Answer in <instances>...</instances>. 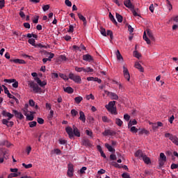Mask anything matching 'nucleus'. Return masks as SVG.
I'll return each mask as SVG.
<instances>
[{
	"label": "nucleus",
	"instance_id": "51",
	"mask_svg": "<svg viewBox=\"0 0 178 178\" xmlns=\"http://www.w3.org/2000/svg\"><path fill=\"white\" fill-rule=\"evenodd\" d=\"M37 122L39 124H44V119L41 118H38Z\"/></svg>",
	"mask_w": 178,
	"mask_h": 178
},
{
	"label": "nucleus",
	"instance_id": "38",
	"mask_svg": "<svg viewBox=\"0 0 178 178\" xmlns=\"http://www.w3.org/2000/svg\"><path fill=\"white\" fill-rule=\"evenodd\" d=\"M74 27H76V24L70 25L69 29L67 30L68 33H73L74 31Z\"/></svg>",
	"mask_w": 178,
	"mask_h": 178
},
{
	"label": "nucleus",
	"instance_id": "35",
	"mask_svg": "<svg viewBox=\"0 0 178 178\" xmlns=\"http://www.w3.org/2000/svg\"><path fill=\"white\" fill-rule=\"evenodd\" d=\"M51 154H56V155H60L62 154V151L59 149H54L52 152Z\"/></svg>",
	"mask_w": 178,
	"mask_h": 178
},
{
	"label": "nucleus",
	"instance_id": "36",
	"mask_svg": "<svg viewBox=\"0 0 178 178\" xmlns=\"http://www.w3.org/2000/svg\"><path fill=\"white\" fill-rule=\"evenodd\" d=\"M28 42L31 44V45H33V47H35V40L33 38L29 39Z\"/></svg>",
	"mask_w": 178,
	"mask_h": 178
},
{
	"label": "nucleus",
	"instance_id": "21",
	"mask_svg": "<svg viewBox=\"0 0 178 178\" xmlns=\"http://www.w3.org/2000/svg\"><path fill=\"white\" fill-rule=\"evenodd\" d=\"M147 37L152 40V41H155V37H154V35L152 34V32L149 31V29L146 30Z\"/></svg>",
	"mask_w": 178,
	"mask_h": 178
},
{
	"label": "nucleus",
	"instance_id": "25",
	"mask_svg": "<svg viewBox=\"0 0 178 178\" xmlns=\"http://www.w3.org/2000/svg\"><path fill=\"white\" fill-rule=\"evenodd\" d=\"M103 136H113V131H111L110 129H106L103 133Z\"/></svg>",
	"mask_w": 178,
	"mask_h": 178
},
{
	"label": "nucleus",
	"instance_id": "59",
	"mask_svg": "<svg viewBox=\"0 0 178 178\" xmlns=\"http://www.w3.org/2000/svg\"><path fill=\"white\" fill-rule=\"evenodd\" d=\"M94 72V70L90 67H86V73H92Z\"/></svg>",
	"mask_w": 178,
	"mask_h": 178
},
{
	"label": "nucleus",
	"instance_id": "42",
	"mask_svg": "<svg viewBox=\"0 0 178 178\" xmlns=\"http://www.w3.org/2000/svg\"><path fill=\"white\" fill-rule=\"evenodd\" d=\"M86 99H87L88 101H90V99H92V100L95 99V97H94V96H93L92 94L87 95L86 96Z\"/></svg>",
	"mask_w": 178,
	"mask_h": 178
},
{
	"label": "nucleus",
	"instance_id": "28",
	"mask_svg": "<svg viewBox=\"0 0 178 178\" xmlns=\"http://www.w3.org/2000/svg\"><path fill=\"white\" fill-rule=\"evenodd\" d=\"M143 40H145V41H146L147 44H151V40H149V38H148V37H147L146 31H145L143 33Z\"/></svg>",
	"mask_w": 178,
	"mask_h": 178
},
{
	"label": "nucleus",
	"instance_id": "13",
	"mask_svg": "<svg viewBox=\"0 0 178 178\" xmlns=\"http://www.w3.org/2000/svg\"><path fill=\"white\" fill-rule=\"evenodd\" d=\"M83 60H85L86 62H92L94 58H92V56L90 54H85L83 56Z\"/></svg>",
	"mask_w": 178,
	"mask_h": 178
},
{
	"label": "nucleus",
	"instance_id": "2",
	"mask_svg": "<svg viewBox=\"0 0 178 178\" xmlns=\"http://www.w3.org/2000/svg\"><path fill=\"white\" fill-rule=\"evenodd\" d=\"M65 131L71 139L73 138L74 136H76V137H80V131H79V129H77L75 125H73L72 128L70 127H67L65 128Z\"/></svg>",
	"mask_w": 178,
	"mask_h": 178
},
{
	"label": "nucleus",
	"instance_id": "46",
	"mask_svg": "<svg viewBox=\"0 0 178 178\" xmlns=\"http://www.w3.org/2000/svg\"><path fill=\"white\" fill-rule=\"evenodd\" d=\"M29 127H35L37 126V122L35 121H32L31 122L29 123Z\"/></svg>",
	"mask_w": 178,
	"mask_h": 178
},
{
	"label": "nucleus",
	"instance_id": "50",
	"mask_svg": "<svg viewBox=\"0 0 178 178\" xmlns=\"http://www.w3.org/2000/svg\"><path fill=\"white\" fill-rule=\"evenodd\" d=\"M16 79H4V83H8V84H10L12 83H14V81H15Z\"/></svg>",
	"mask_w": 178,
	"mask_h": 178
},
{
	"label": "nucleus",
	"instance_id": "11",
	"mask_svg": "<svg viewBox=\"0 0 178 178\" xmlns=\"http://www.w3.org/2000/svg\"><path fill=\"white\" fill-rule=\"evenodd\" d=\"M29 111H26L25 110H24V115L26 117L27 120H34V112L30 111V115L27 113Z\"/></svg>",
	"mask_w": 178,
	"mask_h": 178
},
{
	"label": "nucleus",
	"instance_id": "23",
	"mask_svg": "<svg viewBox=\"0 0 178 178\" xmlns=\"http://www.w3.org/2000/svg\"><path fill=\"white\" fill-rule=\"evenodd\" d=\"M10 62H13L14 63H19V65H24V63H26V61H24V60H22V59L10 60Z\"/></svg>",
	"mask_w": 178,
	"mask_h": 178
},
{
	"label": "nucleus",
	"instance_id": "57",
	"mask_svg": "<svg viewBox=\"0 0 178 178\" xmlns=\"http://www.w3.org/2000/svg\"><path fill=\"white\" fill-rule=\"evenodd\" d=\"M65 3L67 6H68L69 8H71L72 6V1H70L69 0H65Z\"/></svg>",
	"mask_w": 178,
	"mask_h": 178
},
{
	"label": "nucleus",
	"instance_id": "4",
	"mask_svg": "<svg viewBox=\"0 0 178 178\" xmlns=\"http://www.w3.org/2000/svg\"><path fill=\"white\" fill-rule=\"evenodd\" d=\"M28 84L29 87L33 89V92H35L36 94H41V92H42L41 88H39L38 85L34 83V81H30Z\"/></svg>",
	"mask_w": 178,
	"mask_h": 178
},
{
	"label": "nucleus",
	"instance_id": "29",
	"mask_svg": "<svg viewBox=\"0 0 178 178\" xmlns=\"http://www.w3.org/2000/svg\"><path fill=\"white\" fill-rule=\"evenodd\" d=\"M74 102L75 104H80V102H81V101H83V97L81 96H78V97H76L74 99Z\"/></svg>",
	"mask_w": 178,
	"mask_h": 178
},
{
	"label": "nucleus",
	"instance_id": "62",
	"mask_svg": "<svg viewBox=\"0 0 178 178\" xmlns=\"http://www.w3.org/2000/svg\"><path fill=\"white\" fill-rule=\"evenodd\" d=\"M122 177H123V178H130V175H129V173L124 172L122 175Z\"/></svg>",
	"mask_w": 178,
	"mask_h": 178
},
{
	"label": "nucleus",
	"instance_id": "30",
	"mask_svg": "<svg viewBox=\"0 0 178 178\" xmlns=\"http://www.w3.org/2000/svg\"><path fill=\"white\" fill-rule=\"evenodd\" d=\"M105 147H106V148H107L108 151H109L110 152H115V149H113V147L111 145H110L109 144L106 143Z\"/></svg>",
	"mask_w": 178,
	"mask_h": 178
},
{
	"label": "nucleus",
	"instance_id": "9",
	"mask_svg": "<svg viewBox=\"0 0 178 178\" xmlns=\"http://www.w3.org/2000/svg\"><path fill=\"white\" fill-rule=\"evenodd\" d=\"M122 69H123L122 72H123L124 79H126L127 81H130V73L129 72V70L127 69V67H126V65H123Z\"/></svg>",
	"mask_w": 178,
	"mask_h": 178
},
{
	"label": "nucleus",
	"instance_id": "26",
	"mask_svg": "<svg viewBox=\"0 0 178 178\" xmlns=\"http://www.w3.org/2000/svg\"><path fill=\"white\" fill-rule=\"evenodd\" d=\"M143 161L146 163V165H149L151 163V159L147 155H144V156L142 158Z\"/></svg>",
	"mask_w": 178,
	"mask_h": 178
},
{
	"label": "nucleus",
	"instance_id": "20",
	"mask_svg": "<svg viewBox=\"0 0 178 178\" xmlns=\"http://www.w3.org/2000/svg\"><path fill=\"white\" fill-rule=\"evenodd\" d=\"M82 145H84L85 147H91L92 144H91V142H90V140L85 139L82 140Z\"/></svg>",
	"mask_w": 178,
	"mask_h": 178
},
{
	"label": "nucleus",
	"instance_id": "16",
	"mask_svg": "<svg viewBox=\"0 0 178 178\" xmlns=\"http://www.w3.org/2000/svg\"><path fill=\"white\" fill-rule=\"evenodd\" d=\"M79 120L83 123H86V114H84V112L83 111L79 112Z\"/></svg>",
	"mask_w": 178,
	"mask_h": 178
},
{
	"label": "nucleus",
	"instance_id": "24",
	"mask_svg": "<svg viewBox=\"0 0 178 178\" xmlns=\"http://www.w3.org/2000/svg\"><path fill=\"white\" fill-rule=\"evenodd\" d=\"M65 92H67V94H73L74 92V90L72 87L63 88Z\"/></svg>",
	"mask_w": 178,
	"mask_h": 178
},
{
	"label": "nucleus",
	"instance_id": "32",
	"mask_svg": "<svg viewBox=\"0 0 178 178\" xmlns=\"http://www.w3.org/2000/svg\"><path fill=\"white\" fill-rule=\"evenodd\" d=\"M109 18L111 20V22H113V23H114V24H118V22H116V19H115V17H113V15H112V13H109Z\"/></svg>",
	"mask_w": 178,
	"mask_h": 178
},
{
	"label": "nucleus",
	"instance_id": "14",
	"mask_svg": "<svg viewBox=\"0 0 178 178\" xmlns=\"http://www.w3.org/2000/svg\"><path fill=\"white\" fill-rule=\"evenodd\" d=\"M13 112L15 115L16 118H17L18 119H20V120H22V119H24V115H23L22 113L18 112L16 110H13Z\"/></svg>",
	"mask_w": 178,
	"mask_h": 178
},
{
	"label": "nucleus",
	"instance_id": "58",
	"mask_svg": "<svg viewBox=\"0 0 178 178\" xmlns=\"http://www.w3.org/2000/svg\"><path fill=\"white\" fill-rule=\"evenodd\" d=\"M83 67H75V71L78 73H81V72H83Z\"/></svg>",
	"mask_w": 178,
	"mask_h": 178
},
{
	"label": "nucleus",
	"instance_id": "10",
	"mask_svg": "<svg viewBox=\"0 0 178 178\" xmlns=\"http://www.w3.org/2000/svg\"><path fill=\"white\" fill-rule=\"evenodd\" d=\"M106 94H107L108 97H109L111 99L118 100L119 99V96L116 95L115 92H109L108 90L104 91Z\"/></svg>",
	"mask_w": 178,
	"mask_h": 178
},
{
	"label": "nucleus",
	"instance_id": "64",
	"mask_svg": "<svg viewBox=\"0 0 178 178\" xmlns=\"http://www.w3.org/2000/svg\"><path fill=\"white\" fill-rule=\"evenodd\" d=\"M172 20H173V22H175V23H177L178 24V15L172 18Z\"/></svg>",
	"mask_w": 178,
	"mask_h": 178
},
{
	"label": "nucleus",
	"instance_id": "41",
	"mask_svg": "<svg viewBox=\"0 0 178 178\" xmlns=\"http://www.w3.org/2000/svg\"><path fill=\"white\" fill-rule=\"evenodd\" d=\"M148 133H149V131H148L145 129H140V131H139V134H148Z\"/></svg>",
	"mask_w": 178,
	"mask_h": 178
},
{
	"label": "nucleus",
	"instance_id": "49",
	"mask_svg": "<svg viewBox=\"0 0 178 178\" xmlns=\"http://www.w3.org/2000/svg\"><path fill=\"white\" fill-rule=\"evenodd\" d=\"M149 124L152 125V127L153 130H156L158 129V125H157L156 123L149 122Z\"/></svg>",
	"mask_w": 178,
	"mask_h": 178
},
{
	"label": "nucleus",
	"instance_id": "17",
	"mask_svg": "<svg viewBox=\"0 0 178 178\" xmlns=\"http://www.w3.org/2000/svg\"><path fill=\"white\" fill-rule=\"evenodd\" d=\"M115 55L117 56L118 60H119L120 62L123 63V56H122V54H120V51L119 50H117L115 51Z\"/></svg>",
	"mask_w": 178,
	"mask_h": 178
},
{
	"label": "nucleus",
	"instance_id": "60",
	"mask_svg": "<svg viewBox=\"0 0 178 178\" xmlns=\"http://www.w3.org/2000/svg\"><path fill=\"white\" fill-rule=\"evenodd\" d=\"M42 9L44 12H47L49 9V5H44L42 6Z\"/></svg>",
	"mask_w": 178,
	"mask_h": 178
},
{
	"label": "nucleus",
	"instance_id": "8",
	"mask_svg": "<svg viewBox=\"0 0 178 178\" xmlns=\"http://www.w3.org/2000/svg\"><path fill=\"white\" fill-rule=\"evenodd\" d=\"M165 163H166V156L165 155L164 153H161L160 157L159 159V166L161 168V166H163V165H165Z\"/></svg>",
	"mask_w": 178,
	"mask_h": 178
},
{
	"label": "nucleus",
	"instance_id": "45",
	"mask_svg": "<svg viewBox=\"0 0 178 178\" xmlns=\"http://www.w3.org/2000/svg\"><path fill=\"white\" fill-rule=\"evenodd\" d=\"M102 121L104 122V123H109V122H111V120H109V118H108V117H106V116H103L102 118Z\"/></svg>",
	"mask_w": 178,
	"mask_h": 178
},
{
	"label": "nucleus",
	"instance_id": "19",
	"mask_svg": "<svg viewBox=\"0 0 178 178\" xmlns=\"http://www.w3.org/2000/svg\"><path fill=\"white\" fill-rule=\"evenodd\" d=\"M78 17L83 22V26H87V19L83 15H81V13H78Z\"/></svg>",
	"mask_w": 178,
	"mask_h": 178
},
{
	"label": "nucleus",
	"instance_id": "40",
	"mask_svg": "<svg viewBox=\"0 0 178 178\" xmlns=\"http://www.w3.org/2000/svg\"><path fill=\"white\" fill-rule=\"evenodd\" d=\"M22 166H24V168H25V169H30L31 168H33V164H31V163L26 164V163H23Z\"/></svg>",
	"mask_w": 178,
	"mask_h": 178
},
{
	"label": "nucleus",
	"instance_id": "52",
	"mask_svg": "<svg viewBox=\"0 0 178 178\" xmlns=\"http://www.w3.org/2000/svg\"><path fill=\"white\" fill-rule=\"evenodd\" d=\"M31 146H28L26 148V154L27 155H30V153L31 152Z\"/></svg>",
	"mask_w": 178,
	"mask_h": 178
},
{
	"label": "nucleus",
	"instance_id": "6",
	"mask_svg": "<svg viewBox=\"0 0 178 178\" xmlns=\"http://www.w3.org/2000/svg\"><path fill=\"white\" fill-rule=\"evenodd\" d=\"M165 137L169 138L173 144L178 146V138L177 136L172 135V134L166 133L165 134Z\"/></svg>",
	"mask_w": 178,
	"mask_h": 178
},
{
	"label": "nucleus",
	"instance_id": "47",
	"mask_svg": "<svg viewBox=\"0 0 178 178\" xmlns=\"http://www.w3.org/2000/svg\"><path fill=\"white\" fill-rule=\"evenodd\" d=\"M130 131H131V133H137V131H138V129L137 128H136V127H130Z\"/></svg>",
	"mask_w": 178,
	"mask_h": 178
},
{
	"label": "nucleus",
	"instance_id": "12",
	"mask_svg": "<svg viewBox=\"0 0 178 178\" xmlns=\"http://www.w3.org/2000/svg\"><path fill=\"white\" fill-rule=\"evenodd\" d=\"M124 5L126 6V8H128V9H133L134 8L133 3H131V0H125L124 1Z\"/></svg>",
	"mask_w": 178,
	"mask_h": 178
},
{
	"label": "nucleus",
	"instance_id": "63",
	"mask_svg": "<svg viewBox=\"0 0 178 178\" xmlns=\"http://www.w3.org/2000/svg\"><path fill=\"white\" fill-rule=\"evenodd\" d=\"M86 133L87 136H89V137H92V131L86 130Z\"/></svg>",
	"mask_w": 178,
	"mask_h": 178
},
{
	"label": "nucleus",
	"instance_id": "27",
	"mask_svg": "<svg viewBox=\"0 0 178 178\" xmlns=\"http://www.w3.org/2000/svg\"><path fill=\"white\" fill-rule=\"evenodd\" d=\"M115 16L118 23H122L123 22V17L119 13H116Z\"/></svg>",
	"mask_w": 178,
	"mask_h": 178
},
{
	"label": "nucleus",
	"instance_id": "37",
	"mask_svg": "<svg viewBox=\"0 0 178 178\" xmlns=\"http://www.w3.org/2000/svg\"><path fill=\"white\" fill-rule=\"evenodd\" d=\"M115 123L118 126L121 127L122 124H123V121H122V120L119 119V118H116L115 119Z\"/></svg>",
	"mask_w": 178,
	"mask_h": 178
},
{
	"label": "nucleus",
	"instance_id": "33",
	"mask_svg": "<svg viewBox=\"0 0 178 178\" xmlns=\"http://www.w3.org/2000/svg\"><path fill=\"white\" fill-rule=\"evenodd\" d=\"M71 115L72 118H75V116L79 115V111H77L76 109H72L71 110Z\"/></svg>",
	"mask_w": 178,
	"mask_h": 178
},
{
	"label": "nucleus",
	"instance_id": "3",
	"mask_svg": "<svg viewBox=\"0 0 178 178\" xmlns=\"http://www.w3.org/2000/svg\"><path fill=\"white\" fill-rule=\"evenodd\" d=\"M115 105H116V102L112 101L105 106L108 112H110L111 115H118V111H116V106H115Z\"/></svg>",
	"mask_w": 178,
	"mask_h": 178
},
{
	"label": "nucleus",
	"instance_id": "55",
	"mask_svg": "<svg viewBox=\"0 0 178 178\" xmlns=\"http://www.w3.org/2000/svg\"><path fill=\"white\" fill-rule=\"evenodd\" d=\"M13 87L14 88H17V87H19V82H17V81H16V79L15 80V81L14 82H13Z\"/></svg>",
	"mask_w": 178,
	"mask_h": 178
},
{
	"label": "nucleus",
	"instance_id": "15",
	"mask_svg": "<svg viewBox=\"0 0 178 178\" xmlns=\"http://www.w3.org/2000/svg\"><path fill=\"white\" fill-rule=\"evenodd\" d=\"M36 83L40 86V87H45L47 86V81H41L40 78L36 79Z\"/></svg>",
	"mask_w": 178,
	"mask_h": 178
},
{
	"label": "nucleus",
	"instance_id": "44",
	"mask_svg": "<svg viewBox=\"0 0 178 178\" xmlns=\"http://www.w3.org/2000/svg\"><path fill=\"white\" fill-rule=\"evenodd\" d=\"M8 98H10L11 99H15V101L16 102H19V99H17V98H16L15 96H13V95L8 93Z\"/></svg>",
	"mask_w": 178,
	"mask_h": 178
},
{
	"label": "nucleus",
	"instance_id": "48",
	"mask_svg": "<svg viewBox=\"0 0 178 178\" xmlns=\"http://www.w3.org/2000/svg\"><path fill=\"white\" fill-rule=\"evenodd\" d=\"M59 144H60L61 145H65V144H66L67 143V141L65 139H59L58 140Z\"/></svg>",
	"mask_w": 178,
	"mask_h": 178
},
{
	"label": "nucleus",
	"instance_id": "61",
	"mask_svg": "<svg viewBox=\"0 0 178 178\" xmlns=\"http://www.w3.org/2000/svg\"><path fill=\"white\" fill-rule=\"evenodd\" d=\"M29 105L30 106H35V102L33 99H29Z\"/></svg>",
	"mask_w": 178,
	"mask_h": 178
},
{
	"label": "nucleus",
	"instance_id": "53",
	"mask_svg": "<svg viewBox=\"0 0 178 178\" xmlns=\"http://www.w3.org/2000/svg\"><path fill=\"white\" fill-rule=\"evenodd\" d=\"M100 33L102 35H104V37H106V31L105 30V29H101Z\"/></svg>",
	"mask_w": 178,
	"mask_h": 178
},
{
	"label": "nucleus",
	"instance_id": "43",
	"mask_svg": "<svg viewBox=\"0 0 178 178\" xmlns=\"http://www.w3.org/2000/svg\"><path fill=\"white\" fill-rule=\"evenodd\" d=\"M134 56H135V58H137L138 59H140L141 58V54L138 53V51H134Z\"/></svg>",
	"mask_w": 178,
	"mask_h": 178
},
{
	"label": "nucleus",
	"instance_id": "7",
	"mask_svg": "<svg viewBox=\"0 0 178 178\" xmlns=\"http://www.w3.org/2000/svg\"><path fill=\"white\" fill-rule=\"evenodd\" d=\"M67 175L68 177H73L74 175V167L73 164L69 163L68 164V169L67 172Z\"/></svg>",
	"mask_w": 178,
	"mask_h": 178
},
{
	"label": "nucleus",
	"instance_id": "5",
	"mask_svg": "<svg viewBox=\"0 0 178 178\" xmlns=\"http://www.w3.org/2000/svg\"><path fill=\"white\" fill-rule=\"evenodd\" d=\"M69 79L70 80H72V81H74V83H76L77 84H81V76L79 75H75L72 72L69 74Z\"/></svg>",
	"mask_w": 178,
	"mask_h": 178
},
{
	"label": "nucleus",
	"instance_id": "1",
	"mask_svg": "<svg viewBox=\"0 0 178 178\" xmlns=\"http://www.w3.org/2000/svg\"><path fill=\"white\" fill-rule=\"evenodd\" d=\"M1 115L3 116V118H8L7 119L2 120L3 124H5L6 126H7V127H13L14 122L13 121H9V120L13 118V116L15 115L9 112H7L6 110H3L2 111Z\"/></svg>",
	"mask_w": 178,
	"mask_h": 178
},
{
	"label": "nucleus",
	"instance_id": "54",
	"mask_svg": "<svg viewBox=\"0 0 178 178\" xmlns=\"http://www.w3.org/2000/svg\"><path fill=\"white\" fill-rule=\"evenodd\" d=\"M128 31H129L130 34L134 31V28H132L131 25H128Z\"/></svg>",
	"mask_w": 178,
	"mask_h": 178
},
{
	"label": "nucleus",
	"instance_id": "39",
	"mask_svg": "<svg viewBox=\"0 0 178 178\" xmlns=\"http://www.w3.org/2000/svg\"><path fill=\"white\" fill-rule=\"evenodd\" d=\"M131 10L134 16H135V17L140 16V15H138V13H137V10H138V8L136 10H135L134 7L133 8H131Z\"/></svg>",
	"mask_w": 178,
	"mask_h": 178
},
{
	"label": "nucleus",
	"instance_id": "22",
	"mask_svg": "<svg viewBox=\"0 0 178 178\" xmlns=\"http://www.w3.org/2000/svg\"><path fill=\"white\" fill-rule=\"evenodd\" d=\"M144 155H145L144 153H143V151L141 150H138L135 153V156H136V158H139V159H141V158H143Z\"/></svg>",
	"mask_w": 178,
	"mask_h": 178
},
{
	"label": "nucleus",
	"instance_id": "31",
	"mask_svg": "<svg viewBox=\"0 0 178 178\" xmlns=\"http://www.w3.org/2000/svg\"><path fill=\"white\" fill-rule=\"evenodd\" d=\"M136 124H137V120H134L132 121H129V122L128 123V127L129 129H130V127H131L132 126H135Z\"/></svg>",
	"mask_w": 178,
	"mask_h": 178
},
{
	"label": "nucleus",
	"instance_id": "56",
	"mask_svg": "<svg viewBox=\"0 0 178 178\" xmlns=\"http://www.w3.org/2000/svg\"><path fill=\"white\" fill-rule=\"evenodd\" d=\"M106 35H109L111 39L113 38V33L112 32V31H107Z\"/></svg>",
	"mask_w": 178,
	"mask_h": 178
},
{
	"label": "nucleus",
	"instance_id": "34",
	"mask_svg": "<svg viewBox=\"0 0 178 178\" xmlns=\"http://www.w3.org/2000/svg\"><path fill=\"white\" fill-rule=\"evenodd\" d=\"M59 77H60L61 79H63V80H65V81H67V80H69V77H67V76H66L65 74L60 73Z\"/></svg>",
	"mask_w": 178,
	"mask_h": 178
},
{
	"label": "nucleus",
	"instance_id": "18",
	"mask_svg": "<svg viewBox=\"0 0 178 178\" xmlns=\"http://www.w3.org/2000/svg\"><path fill=\"white\" fill-rule=\"evenodd\" d=\"M135 67L138 69V70L140 71L142 73H144V67L141 66V64H140V63H135Z\"/></svg>",
	"mask_w": 178,
	"mask_h": 178
}]
</instances>
